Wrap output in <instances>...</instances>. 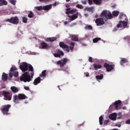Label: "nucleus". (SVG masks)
Masks as SVG:
<instances>
[{
  "instance_id": "obj_1",
  "label": "nucleus",
  "mask_w": 130,
  "mask_h": 130,
  "mask_svg": "<svg viewBox=\"0 0 130 130\" xmlns=\"http://www.w3.org/2000/svg\"><path fill=\"white\" fill-rule=\"evenodd\" d=\"M20 69L22 73H24L20 77V80L21 82H30L32 81L34 77V68L31 64H28L26 62H23L20 66Z\"/></svg>"
},
{
  "instance_id": "obj_2",
  "label": "nucleus",
  "mask_w": 130,
  "mask_h": 130,
  "mask_svg": "<svg viewBox=\"0 0 130 130\" xmlns=\"http://www.w3.org/2000/svg\"><path fill=\"white\" fill-rule=\"evenodd\" d=\"M28 97L26 96V95L24 94V93H19L17 95V94H15L13 96V102L15 103V104H18L19 103V100H25V99H27Z\"/></svg>"
},
{
  "instance_id": "obj_3",
  "label": "nucleus",
  "mask_w": 130,
  "mask_h": 130,
  "mask_svg": "<svg viewBox=\"0 0 130 130\" xmlns=\"http://www.w3.org/2000/svg\"><path fill=\"white\" fill-rule=\"evenodd\" d=\"M101 17L103 18V19H104L105 21H107V20H110L113 18V16L112 15V14L110 12H108L107 10H104L102 11Z\"/></svg>"
},
{
  "instance_id": "obj_4",
  "label": "nucleus",
  "mask_w": 130,
  "mask_h": 130,
  "mask_svg": "<svg viewBox=\"0 0 130 130\" xmlns=\"http://www.w3.org/2000/svg\"><path fill=\"white\" fill-rule=\"evenodd\" d=\"M12 107L11 105H5L1 108V111L4 115H9V111Z\"/></svg>"
},
{
  "instance_id": "obj_5",
  "label": "nucleus",
  "mask_w": 130,
  "mask_h": 130,
  "mask_svg": "<svg viewBox=\"0 0 130 130\" xmlns=\"http://www.w3.org/2000/svg\"><path fill=\"white\" fill-rule=\"evenodd\" d=\"M18 69L16 67H12L10 69V73H9V77L12 78L13 76L17 78L19 76V72L18 71Z\"/></svg>"
},
{
  "instance_id": "obj_6",
  "label": "nucleus",
  "mask_w": 130,
  "mask_h": 130,
  "mask_svg": "<svg viewBox=\"0 0 130 130\" xmlns=\"http://www.w3.org/2000/svg\"><path fill=\"white\" fill-rule=\"evenodd\" d=\"M1 95L4 96V100L11 101L12 100V94L10 92L6 91H3L1 92Z\"/></svg>"
},
{
  "instance_id": "obj_7",
  "label": "nucleus",
  "mask_w": 130,
  "mask_h": 130,
  "mask_svg": "<svg viewBox=\"0 0 130 130\" xmlns=\"http://www.w3.org/2000/svg\"><path fill=\"white\" fill-rule=\"evenodd\" d=\"M127 26V22L120 21L119 23L117 24V27H115L114 31H117L118 28H125Z\"/></svg>"
},
{
  "instance_id": "obj_8",
  "label": "nucleus",
  "mask_w": 130,
  "mask_h": 130,
  "mask_svg": "<svg viewBox=\"0 0 130 130\" xmlns=\"http://www.w3.org/2000/svg\"><path fill=\"white\" fill-rule=\"evenodd\" d=\"M6 22H9V23L17 25L19 23V18L17 16L11 17L10 19H7Z\"/></svg>"
},
{
  "instance_id": "obj_9",
  "label": "nucleus",
  "mask_w": 130,
  "mask_h": 130,
  "mask_svg": "<svg viewBox=\"0 0 130 130\" xmlns=\"http://www.w3.org/2000/svg\"><path fill=\"white\" fill-rule=\"evenodd\" d=\"M68 61H69V59H68L67 58H64L62 60L57 61V64L60 66V68H63Z\"/></svg>"
},
{
  "instance_id": "obj_10",
  "label": "nucleus",
  "mask_w": 130,
  "mask_h": 130,
  "mask_svg": "<svg viewBox=\"0 0 130 130\" xmlns=\"http://www.w3.org/2000/svg\"><path fill=\"white\" fill-rule=\"evenodd\" d=\"M104 67L106 69L107 72H111L113 70H114V64H109L108 63H105L104 64Z\"/></svg>"
},
{
  "instance_id": "obj_11",
  "label": "nucleus",
  "mask_w": 130,
  "mask_h": 130,
  "mask_svg": "<svg viewBox=\"0 0 130 130\" xmlns=\"http://www.w3.org/2000/svg\"><path fill=\"white\" fill-rule=\"evenodd\" d=\"M60 47L63 49H65L67 52H70V47L68 45L65 44L64 43L60 42L59 44Z\"/></svg>"
},
{
  "instance_id": "obj_12",
  "label": "nucleus",
  "mask_w": 130,
  "mask_h": 130,
  "mask_svg": "<svg viewBox=\"0 0 130 130\" xmlns=\"http://www.w3.org/2000/svg\"><path fill=\"white\" fill-rule=\"evenodd\" d=\"M95 23L97 26H102V25H104V24H105L104 19L102 18H97L95 20Z\"/></svg>"
},
{
  "instance_id": "obj_13",
  "label": "nucleus",
  "mask_w": 130,
  "mask_h": 130,
  "mask_svg": "<svg viewBox=\"0 0 130 130\" xmlns=\"http://www.w3.org/2000/svg\"><path fill=\"white\" fill-rule=\"evenodd\" d=\"M121 103L122 102H121L120 100H118L115 102L114 107L115 109H116V110H119V109H121V108L120 107L121 106Z\"/></svg>"
},
{
  "instance_id": "obj_14",
  "label": "nucleus",
  "mask_w": 130,
  "mask_h": 130,
  "mask_svg": "<svg viewBox=\"0 0 130 130\" xmlns=\"http://www.w3.org/2000/svg\"><path fill=\"white\" fill-rule=\"evenodd\" d=\"M41 47H42V49H49L50 46L48 45V44H46L44 42H42L41 43Z\"/></svg>"
},
{
  "instance_id": "obj_15",
  "label": "nucleus",
  "mask_w": 130,
  "mask_h": 130,
  "mask_svg": "<svg viewBox=\"0 0 130 130\" xmlns=\"http://www.w3.org/2000/svg\"><path fill=\"white\" fill-rule=\"evenodd\" d=\"M64 54L63 53V52H62V51H60V50H58L57 53L54 54V56H55V57H60L61 55L63 56Z\"/></svg>"
},
{
  "instance_id": "obj_16",
  "label": "nucleus",
  "mask_w": 130,
  "mask_h": 130,
  "mask_svg": "<svg viewBox=\"0 0 130 130\" xmlns=\"http://www.w3.org/2000/svg\"><path fill=\"white\" fill-rule=\"evenodd\" d=\"M116 117H117L116 113H112L109 116V118L111 120H116Z\"/></svg>"
},
{
  "instance_id": "obj_17",
  "label": "nucleus",
  "mask_w": 130,
  "mask_h": 130,
  "mask_svg": "<svg viewBox=\"0 0 130 130\" xmlns=\"http://www.w3.org/2000/svg\"><path fill=\"white\" fill-rule=\"evenodd\" d=\"M68 17L70 18L71 21H74V20H76V19H77L78 17H79V14L77 13L72 16L68 15Z\"/></svg>"
},
{
  "instance_id": "obj_18",
  "label": "nucleus",
  "mask_w": 130,
  "mask_h": 130,
  "mask_svg": "<svg viewBox=\"0 0 130 130\" xmlns=\"http://www.w3.org/2000/svg\"><path fill=\"white\" fill-rule=\"evenodd\" d=\"M71 40L72 41H75L76 42H79V38H78V36L73 35L71 36Z\"/></svg>"
},
{
  "instance_id": "obj_19",
  "label": "nucleus",
  "mask_w": 130,
  "mask_h": 130,
  "mask_svg": "<svg viewBox=\"0 0 130 130\" xmlns=\"http://www.w3.org/2000/svg\"><path fill=\"white\" fill-rule=\"evenodd\" d=\"M41 82V78H40V77L36 78L34 82V84L35 85V86L38 85L39 83Z\"/></svg>"
},
{
  "instance_id": "obj_20",
  "label": "nucleus",
  "mask_w": 130,
  "mask_h": 130,
  "mask_svg": "<svg viewBox=\"0 0 130 130\" xmlns=\"http://www.w3.org/2000/svg\"><path fill=\"white\" fill-rule=\"evenodd\" d=\"M2 80L3 82H6L8 80V74L3 73L2 77Z\"/></svg>"
},
{
  "instance_id": "obj_21",
  "label": "nucleus",
  "mask_w": 130,
  "mask_h": 130,
  "mask_svg": "<svg viewBox=\"0 0 130 130\" xmlns=\"http://www.w3.org/2000/svg\"><path fill=\"white\" fill-rule=\"evenodd\" d=\"M55 40H56V37L47 38L46 39L47 42H54Z\"/></svg>"
},
{
  "instance_id": "obj_22",
  "label": "nucleus",
  "mask_w": 130,
  "mask_h": 130,
  "mask_svg": "<svg viewBox=\"0 0 130 130\" xmlns=\"http://www.w3.org/2000/svg\"><path fill=\"white\" fill-rule=\"evenodd\" d=\"M11 90L13 93H18L19 92V89L16 86H11Z\"/></svg>"
},
{
  "instance_id": "obj_23",
  "label": "nucleus",
  "mask_w": 130,
  "mask_h": 130,
  "mask_svg": "<svg viewBox=\"0 0 130 130\" xmlns=\"http://www.w3.org/2000/svg\"><path fill=\"white\" fill-rule=\"evenodd\" d=\"M52 8V5H47L43 7V10L44 11H49Z\"/></svg>"
},
{
  "instance_id": "obj_24",
  "label": "nucleus",
  "mask_w": 130,
  "mask_h": 130,
  "mask_svg": "<svg viewBox=\"0 0 130 130\" xmlns=\"http://www.w3.org/2000/svg\"><path fill=\"white\" fill-rule=\"evenodd\" d=\"M126 62H128L127 59H126L125 58H123L120 61V64L121 66H123V63H126Z\"/></svg>"
},
{
  "instance_id": "obj_25",
  "label": "nucleus",
  "mask_w": 130,
  "mask_h": 130,
  "mask_svg": "<svg viewBox=\"0 0 130 130\" xmlns=\"http://www.w3.org/2000/svg\"><path fill=\"white\" fill-rule=\"evenodd\" d=\"M47 72V71H46V70L43 71L41 74L40 75V77L41 78H43L44 79L45 78H46V75H47L46 72Z\"/></svg>"
},
{
  "instance_id": "obj_26",
  "label": "nucleus",
  "mask_w": 130,
  "mask_h": 130,
  "mask_svg": "<svg viewBox=\"0 0 130 130\" xmlns=\"http://www.w3.org/2000/svg\"><path fill=\"white\" fill-rule=\"evenodd\" d=\"M93 68L95 71H97L98 69H101L102 68V66L97 63H94L93 64Z\"/></svg>"
},
{
  "instance_id": "obj_27",
  "label": "nucleus",
  "mask_w": 130,
  "mask_h": 130,
  "mask_svg": "<svg viewBox=\"0 0 130 130\" xmlns=\"http://www.w3.org/2000/svg\"><path fill=\"white\" fill-rule=\"evenodd\" d=\"M104 77V76L103 74H101L100 75H96L95 76V78L97 81H99V80H103Z\"/></svg>"
},
{
  "instance_id": "obj_28",
  "label": "nucleus",
  "mask_w": 130,
  "mask_h": 130,
  "mask_svg": "<svg viewBox=\"0 0 130 130\" xmlns=\"http://www.w3.org/2000/svg\"><path fill=\"white\" fill-rule=\"evenodd\" d=\"M7 6L8 2L6 0H0V6Z\"/></svg>"
},
{
  "instance_id": "obj_29",
  "label": "nucleus",
  "mask_w": 130,
  "mask_h": 130,
  "mask_svg": "<svg viewBox=\"0 0 130 130\" xmlns=\"http://www.w3.org/2000/svg\"><path fill=\"white\" fill-rule=\"evenodd\" d=\"M104 120V118H103V116H101L99 118V122L100 125H102L103 124V121Z\"/></svg>"
},
{
  "instance_id": "obj_30",
  "label": "nucleus",
  "mask_w": 130,
  "mask_h": 130,
  "mask_svg": "<svg viewBox=\"0 0 130 130\" xmlns=\"http://www.w3.org/2000/svg\"><path fill=\"white\" fill-rule=\"evenodd\" d=\"M112 15L114 17H117L119 15V11H114L112 12Z\"/></svg>"
},
{
  "instance_id": "obj_31",
  "label": "nucleus",
  "mask_w": 130,
  "mask_h": 130,
  "mask_svg": "<svg viewBox=\"0 0 130 130\" xmlns=\"http://www.w3.org/2000/svg\"><path fill=\"white\" fill-rule=\"evenodd\" d=\"M95 5H100L102 3V0H92Z\"/></svg>"
},
{
  "instance_id": "obj_32",
  "label": "nucleus",
  "mask_w": 130,
  "mask_h": 130,
  "mask_svg": "<svg viewBox=\"0 0 130 130\" xmlns=\"http://www.w3.org/2000/svg\"><path fill=\"white\" fill-rule=\"evenodd\" d=\"M93 10V7H85L84 8V11H87L88 12H92Z\"/></svg>"
},
{
  "instance_id": "obj_33",
  "label": "nucleus",
  "mask_w": 130,
  "mask_h": 130,
  "mask_svg": "<svg viewBox=\"0 0 130 130\" xmlns=\"http://www.w3.org/2000/svg\"><path fill=\"white\" fill-rule=\"evenodd\" d=\"M70 13L71 14H79V12H78V10L77 9H72L70 10Z\"/></svg>"
},
{
  "instance_id": "obj_34",
  "label": "nucleus",
  "mask_w": 130,
  "mask_h": 130,
  "mask_svg": "<svg viewBox=\"0 0 130 130\" xmlns=\"http://www.w3.org/2000/svg\"><path fill=\"white\" fill-rule=\"evenodd\" d=\"M101 40V38H95L93 39L92 41L93 43H97L98 41H100Z\"/></svg>"
},
{
  "instance_id": "obj_35",
  "label": "nucleus",
  "mask_w": 130,
  "mask_h": 130,
  "mask_svg": "<svg viewBox=\"0 0 130 130\" xmlns=\"http://www.w3.org/2000/svg\"><path fill=\"white\" fill-rule=\"evenodd\" d=\"M28 18H34V13L32 11H29V13L28 15Z\"/></svg>"
},
{
  "instance_id": "obj_36",
  "label": "nucleus",
  "mask_w": 130,
  "mask_h": 130,
  "mask_svg": "<svg viewBox=\"0 0 130 130\" xmlns=\"http://www.w3.org/2000/svg\"><path fill=\"white\" fill-rule=\"evenodd\" d=\"M84 29H85V30H93V27H92L91 25H88L85 26Z\"/></svg>"
},
{
  "instance_id": "obj_37",
  "label": "nucleus",
  "mask_w": 130,
  "mask_h": 130,
  "mask_svg": "<svg viewBox=\"0 0 130 130\" xmlns=\"http://www.w3.org/2000/svg\"><path fill=\"white\" fill-rule=\"evenodd\" d=\"M36 10H37L38 11H41L43 10V7L42 6H37L35 7Z\"/></svg>"
},
{
  "instance_id": "obj_38",
  "label": "nucleus",
  "mask_w": 130,
  "mask_h": 130,
  "mask_svg": "<svg viewBox=\"0 0 130 130\" xmlns=\"http://www.w3.org/2000/svg\"><path fill=\"white\" fill-rule=\"evenodd\" d=\"M76 7H77L78 9H80L81 10L84 9V7H83L82 5H80V4L77 5Z\"/></svg>"
},
{
  "instance_id": "obj_39",
  "label": "nucleus",
  "mask_w": 130,
  "mask_h": 130,
  "mask_svg": "<svg viewBox=\"0 0 130 130\" xmlns=\"http://www.w3.org/2000/svg\"><path fill=\"white\" fill-rule=\"evenodd\" d=\"M10 2L12 5H13V6H15L16 5V3L17 1L16 0H10Z\"/></svg>"
},
{
  "instance_id": "obj_40",
  "label": "nucleus",
  "mask_w": 130,
  "mask_h": 130,
  "mask_svg": "<svg viewBox=\"0 0 130 130\" xmlns=\"http://www.w3.org/2000/svg\"><path fill=\"white\" fill-rule=\"evenodd\" d=\"M27 21H28V19L25 17H23L22 18V21L23 23H27Z\"/></svg>"
},
{
  "instance_id": "obj_41",
  "label": "nucleus",
  "mask_w": 130,
  "mask_h": 130,
  "mask_svg": "<svg viewBox=\"0 0 130 130\" xmlns=\"http://www.w3.org/2000/svg\"><path fill=\"white\" fill-rule=\"evenodd\" d=\"M88 3L91 6L93 4V0H88Z\"/></svg>"
},
{
  "instance_id": "obj_42",
  "label": "nucleus",
  "mask_w": 130,
  "mask_h": 130,
  "mask_svg": "<svg viewBox=\"0 0 130 130\" xmlns=\"http://www.w3.org/2000/svg\"><path fill=\"white\" fill-rule=\"evenodd\" d=\"M81 3L83 5H87V0L81 1Z\"/></svg>"
},
{
  "instance_id": "obj_43",
  "label": "nucleus",
  "mask_w": 130,
  "mask_h": 130,
  "mask_svg": "<svg viewBox=\"0 0 130 130\" xmlns=\"http://www.w3.org/2000/svg\"><path fill=\"white\" fill-rule=\"evenodd\" d=\"M125 123H126V124H130V119L127 120L125 121Z\"/></svg>"
},
{
  "instance_id": "obj_44",
  "label": "nucleus",
  "mask_w": 130,
  "mask_h": 130,
  "mask_svg": "<svg viewBox=\"0 0 130 130\" xmlns=\"http://www.w3.org/2000/svg\"><path fill=\"white\" fill-rule=\"evenodd\" d=\"M92 59L93 58H92V57H89L88 59V61H89V62H92V61H93Z\"/></svg>"
},
{
  "instance_id": "obj_45",
  "label": "nucleus",
  "mask_w": 130,
  "mask_h": 130,
  "mask_svg": "<svg viewBox=\"0 0 130 130\" xmlns=\"http://www.w3.org/2000/svg\"><path fill=\"white\" fill-rule=\"evenodd\" d=\"M109 122V121L108 120H106L104 121V124H107Z\"/></svg>"
},
{
  "instance_id": "obj_46",
  "label": "nucleus",
  "mask_w": 130,
  "mask_h": 130,
  "mask_svg": "<svg viewBox=\"0 0 130 130\" xmlns=\"http://www.w3.org/2000/svg\"><path fill=\"white\" fill-rule=\"evenodd\" d=\"M24 89L26 90V91H29V87L24 86Z\"/></svg>"
},
{
  "instance_id": "obj_47",
  "label": "nucleus",
  "mask_w": 130,
  "mask_h": 130,
  "mask_svg": "<svg viewBox=\"0 0 130 130\" xmlns=\"http://www.w3.org/2000/svg\"><path fill=\"white\" fill-rule=\"evenodd\" d=\"M70 46H73V47H75V43H74V42H71V43H70Z\"/></svg>"
},
{
  "instance_id": "obj_48",
  "label": "nucleus",
  "mask_w": 130,
  "mask_h": 130,
  "mask_svg": "<svg viewBox=\"0 0 130 130\" xmlns=\"http://www.w3.org/2000/svg\"><path fill=\"white\" fill-rule=\"evenodd\" d=\"M123 16V13H120L119 15V19H121V18H122V16Z\"/></svg>"
},
{
  "instance_id": "obj_49",
  "label": "nucleus",
  "mask_w": 130,
  "mask_h": 130,
  "mask_svg": "<svg viewBox=\"0 0 130 130\" xmlns=\"http://www.w3.org/2000/svg\"><path fill=\"white\" fill-rule=\"evenodd\" d=\"M66 15H70V14H71V10L69 11H67L66 12Z\"/></svg>"
},
{
  "instance_id": "obj_50",
  "label": "nucleus",
  "mask_w": 130,
  "mask_h": 130,
  "mask_svg": "<svg viewBox=\"0 0 130 130\" xmlns=\"http://www.w3.org/2000/svg\"><path fill=\"white\" fill-rule=\"evenodd\" d=\"M66 11H71V8L69 7L66 9Z\"/></svg>"
},
{
  "instance_id": "obj_51",
  "label": "nucleus",
  "mask_w": 130,
  "mask_h": 130,
  "mask_svg": "<svg viewBox=\"0 0 130 130\" xmlns=\"http://www.w3.org/2000/svg\"><path fill=\"white\" fill-rule=\"evenodd\" d=\"M70 50H74V47L70 46Z\"/></svg>"
},
{
  "instance_id": "obj_52",
  "label": "nucleus",
  "mask_w": 130,
  "mask_h": 130,
  "mask_svg": "<svg viewBox=\"0 0 130 130\" xmlns=\"http://www.w3.org/2000/svg\"><path fill=\"white\" fill-rule=\"evenodd\" d=\"M66 8H70V5L69 4H66Z\"/></svg>"
},
{
  "instance_id": "obj_53",
  "label": "nucleus",
  "mask_w": 130,
  "mask_h": 130,
  "mask_svg": "<svg viewBox=\"0 0 130 130\" xmlns=\"http://www.w3.org/2000/svg\"><path fill=\"white\" fill-rule=\"evenodd\" d=\"M68 21H64V25H68Z\"/></svg>"
},
{
  "instance_id": "obj_54",
  "label": "nucleus",
  "mask_w": 130,
  "mask_h": 130,
  "mask_svg": "<svg viewBox=\"0 0 130 130\" xmlns=\"http://www.w3.org/2000/svg\"><path fill=\"white\" fill-rule=\"evenodd\" d=\"M53 6H54V7H55V6H56V2L54 3Z\"/></svg>"
},
{
  "instance_id": "obj_55",
  "label": "nucleus",
  "mask_w": 130,
  "mask_h": 130,
  "mask_svg": "<svg viewBox=\"0 0 130 130\" xmlns=\"http://www.w3.org/2000/svg\"><path fill=\"white\" fill-rule=\"evenodd\" d=\"M122 109L125 110V109H126V107H123Z\"/></svg>"
},
{
  "instance_id": "obj_56",
  "label": "nucleus",
  "mask_w": 130,
  "mask_h": 130,
  "mask_svg": "<svg viewBox=\"0 0 130 130\" xmlns=\"http://www.w3.org/2000/svg\"><path fill=\"white\" fill-rule=\"evenodd\" d=\"M89 76V74H87L86 75V77H88Z\"/></svg>"
},
{
  "instance_id": "obj_57",
  "label": "nucleus",
  "mask_w": 130,
  "mask_h": 130,
  "mask_svg": "<svg viewBox=\"0 0 130 130\" xmlns=\"http://www.w3.org/2000/svg\"><path fill=\"white\" fill-rule=\"evenodd\" d=\"M43 1H47V0H39L40 2H43Z\"/></svg>"
},
{
  "instance_id": "obj_58",
  "label": "nucleus",
  "mask_w": 130,
  "mask_h": 130,
  "mask_svg": "<svg viewBox=\"0 0 130 130\" xmlns=\"http://www.w3.org/2000/svg\"><path fill=\"white\" fill-rule=\"evenodd\" d=\"M71 0H66V2H70Z\"/></svg>"
},
{
  "instance_id": "obj_59",
  "label": "nucleus",
  "mask_w": 130,
  "mask_h": 130,
  "mask_svg": "<svg viewBox=\"0 0 130 130\" xmlns=\"http://www.w3.org/2000/svg\"><path fill=\"white\" fill-rule=\"evenodd\" d=\"M112 8H115V5L113 6Z\"/></svg>"
},
{
  "instance_id": "obj_60",
  "label": "nucleus",
  "mask_w": 130,
  "mask_h": 130,
  "mask_svg": "<svg viewBox=\"0 0 130 130\" xmlns=\"http://www.w3.org/2000/svg\"><path fill=\"white\" fill-rule=\"evenodd\" d=\"M97 17H98V15H96V16H95V18H97Z\"/></svg>"
},
{
  "instance_id": "obj_61",
  "label": "nucleus",
  "mask_w": 130,
  "mask_h": 130,
  "mask_svg": "<svg viewBox=\"0 0 130 130\" xmlns=\"http://www.w3.org/2000/svg\"><path fill=\"white\" fill-rule=\"evenodd\" d=\"M87 14H85V16H87Z\"/></svg>"
},
{
  "instance_id": "obj_62",
  "label": "nucleus",
  "mask_w": 130,
  "mask_h": 130,
  "mask_svg": "<svg viewBox=\"0 0 130 130\" xmlns=\"http://www.w3.org/2000/svg\"><path fill=\"white\" fill-rule=\"evenodd\" d=\"M73 25H76V23H73Z\"/></svg>"
}]
</instances>
